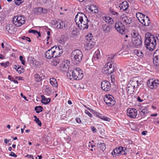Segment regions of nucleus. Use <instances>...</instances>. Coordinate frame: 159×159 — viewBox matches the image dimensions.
<instances>
[{
  "mask_svg": "<svg viewBox=\"0 0 159 159\" xmlns=\"http://www.w3.org/2000/svg\"><path fill=\"white\" fill-rule=\"evenodd\" d=\"M34 121L38 124V125L39 126H41L42 125V123L40 120H39V119L37 117V116H34Z\"/></svg>",
  "mask_w": 159,
  "mask_h": 159,
  "instance_id": "nucleus-39",
  "label": "nucleus"
},
{
  "mask_svg": "<svg viewBox=\"0 0 159 159\" xmlns=\"http://www.w3.org/2000/svg\"><path fill=\"white\" fill-rule=\"evenodd\" d=\"M83 57V54L80 50L76 49L72 51L71 56L72 62L77 65L81 61Z\"/></svg>",
  "mask_w": 159,
  "mask_h": 159,
  "instance_id": "nucleus-2",
  "label": "nucleus"
},
{
  "mask_svg": "<svg viewBox=\"0 0 159 159\" xmlns=\"http://www.w3.org/2000/svg\"><path fill=\"white\" fill-rule=\"evenodd\" d=\"M35 80L36 82H39L42 80V78L38 74H35L34 75Z\"/></svg>",
  "mask_w": 159,
  "mask_h": 159,
  "instance_id": "nucleus-33",
  "label": "nucleus"
},
{
  "mask_svg": "<svg viewBox=\"0 0 159 159\" xmlns=\"http://www.w3.org/2000/svg\"><path fill=\"white\" fill-rule=\"evenodd\" d=\"M103 19L107 23L110 25H113L114 23L113 20L109 16H105Z\"/></svg>",
  "mask_w": 159,
  "mask_h": 159,
  "instance_id": "nucleus-29",
  "label": "nucleus"
},
{
  "mask_svg": "<svg viewBox=\"0 0 159 159\" xmlns=\"http://www.w3.org/2000/svg\"><path fill=\"white\" fill-rule=\"evenodd\" d=\"M76 121L77 123L79 124H80L81 122V121L79 118H76Z\"/></svg>",
  "mask_w": 159,
  "mask_h": 159,
  "instance_id": "nucleus-59",
  "label": "nucleus"
},
{
  "mask_svg": "<svg viewBox=\"0 0 159 159\" xmlns=\"http://www.w3.org/2000/svg\"><path fill=\"white\" fill-rule=\"evenodd\" d=\"M112 28L111 25L107 24H103L102 26V30L105 33H107L111 32Z\"/></svg>",
  "mask_w": 159,
  "mask_h": 159,
  "instance_id": "nucleus-23",
  "label": "nucleus"
},
{
  "mask_svg": "<svg viewBox=\"0 0 159 159\" xmlns=\"http://www.w3.org/2000/svg\"><path fill=\"white\" fill-rule=\"evenodd\" d=\"M32 12L34 15H39L42 14L47 13V10L42 7H38L34 8L32 10Z\"/></svg>",
  "mask_w": 159,
  "mask_h": 159,
  "instance_id": "nucleus-12",
  "label": "nucleus"
},
{
  "mask_svg": "<svg viewBox=\"0 0 159 159\" xmlns=\"http://www.w3.org/2000/svg\"><path fill=\"white\" fill-rule=\"evenodd\" d=\"M19 58H20V60L21 61V63L23 65H25V61L23 59V57L22 56H20Z\"/></svg>",
  "mask_w": 159,
  "mask_h": 159,
  "instance_id": "nucleus-51",
  "label": "nucleus"
},
{
  "mask_svg": "<svg viewBox=\"0 0 159 159\" xmlns=\"http://www.w3.org/2000/svg\"><path fill=\"white\" fill-rule=\"evenodd\" d=\"M145 45L146 48L150 51L153 50L156 44V38L150 33L146 34L145 37Z\"/></svg>",
  "mask_w": 159,
  "mask_h": 159,
  "instance_id": "nucleus-1",
  "label": "nucleus"
},
{
  "mask_svg": "<svg viewBox=\"0 0 159 159\" xmlns=\"http://www.w3.org/2000/svg\"><path fill=\"white\" fill-rule=\"evenodd\" d=\"M135 87L132 86L129 83H128L127 86V93L129 94L133 93L134 92Z\"/></svg>",
  "mask_w": 159,
  "mask_h": 159,
  "instance_id": "nucleus-28",
  "label": "nucleus"
},
{
  "mask_svg": "<svg viewBox=\"0 0 159 159\" xmlns=\"http://www.w3.org/2000/svg\"><path fill=\"white\" fill-rule=\"evenodd\" d=\"M43 107L41 106H36L35 107L34 110L36 111V113H39L43 111Z\"/></svg>",
  "mask_w": 159,
  "mask_h": 159,
  "instance_id": "nucleus-34",
  "label": "nucleus"
},
{
  "mask_svg": "<svg viewBox=\"0 0 159 159\" xmlns=\"http://www.w3.org/2000/svg\"><path fill=\"white\" fill-rule=\"evenodd\" d=\"M116 30L120 33L124 34L125 32V27L124 25L121 21H119L116 23L115 25Z\"/></svg>",
  "mask_w": 159,
  "mask_h": 159,
  "instance_id": "nucleus-10",
  "label": "nucleus"
},
{
  "mask_svg": "<svg viewBox=\"0 0 159 159\" xmlns=\"http://www.w3.org/2000/svg\"><path fill=\"white\" fill-rule=\"evenodd\" d=\"M153 62L154 66L159 68V50H156L153 54Z\"/></svg>",
  "mask_w": 159,
  "mask_h": 159,
  "instance_id": "nucleus-14",
  "label": "nucleus"
},
{
  "mask_svg": "<svg viewBox=\"0 0 159 159\" xmlns=\"http://www.w3.org/2000/svg\"><path fill=\"white\" fill-rule=\"evenodd\" d=\"M59 21H57L56 20H53L51 21V24L54 27L57 28L58 27V23Z\"/></svg>",
  "mask_w": 159,
  "mask_h": 159,
  "instance_id": "nucleus-38",
  "label": "nucleus"
},
{
  "mask_svg": "<svg viewBox=\"0 0 159 159\" xmlns=\"http://www.w3.org/2000/svg\"><path fill=\"white\" fill-rule=\"evenodd\" d=\"M12 22L16 26L20 27L25 23V17L21 15L16 16L13 17Z\"/></svg>",
  "mask_w": 159,
  "mask_h": 159,
  "instance_id": "nucleus-4",
  "label": "nucleus"
},
{
  "mask_svg": "<svg viewBox=\"0 0 159 159\" xmlns=\"http://www.w3.org/2000/svg\"><path fill=\"white\" fill-rule=\"evenodd\" d=\"M6 29L8 32L11 34H14L16 31V28L11 24L7 25L6 26Z\"/></svg>",
  "mask_w": 159,
  "mask_h": 159,
  "instance_id": "nucleus-22",
  "label": "nucleus"
},
{
  "mask_svg": "<svg viewBox=\"0 0 159 159\" xmlns=\"http://www.w3.org/2000/svg\"><path fill=\"white\" fill-rule=\"evenodd\" d=\"M10 156L14 157H16L17 156L15 153L13 152H11V154L9 155Z\"/></svg>",
  "mask_w": 159,
  "mask_h": 159,
  "instance_id": "nucleus-58",
  "label": "nucleus"
},
{
  "mask_svg": "<svg viewBox=\"0 0 159 159\" xmlns=\"http://www.w3.org/2000/svg\"><path fill=\"white\" fill-rule=\"evenodd\" d=\"M55 48V51L56 52V53H58V51L62 49V47L61 46H59L58 47L53 46Z\"/></svg>",
  "mask_w": 159,
  "mask_h": 159,
  "instance_id": "nucleus-44",
  "label": "nucleus"
},
{
  "mask_svg": "<svg viewBox=\"0 0 159 159\" xmlns=\"http://www.w3.org/2000/svg\"><path fill=\"white\" fill-rule=\"evenodd\" d=\"M22 39L24 40H25L29 42H31V40L28 37L24 36L23 37Z\"/></svg>",
  "mask_w": 159,
  "mask_h": 159,
  "instance_id": "nucleus-52",
  "label": "nucleus"
},
{
  "mask_svg": "<svg viewBox=\"0 0 159 159\" xmlns=\"http://www.w3.org/2000/svg\"><path fill=\"white\" fill-rule=\"evenodd\" d=\"M141 15V13L139 12H138V13H136V16L137 17L138 19L139 20V19L140 18V16Z\"/></svg>",
  "mask_w": 159,
  "mask_h": 159,
  "instance_id": "nucleus-56",
  "label": "nucleus"
},
{
  "mask_svg": "<svg viewBox=\"0 0 159 159\" xmlns=\"http://www.w3.org/2000/svg\"><path fill=\"white\" fill-rule=\"evenodd\" d=\"M59 62V60H56V59L53 60L52 62V65L56 66H57Z\"/></svg>",
  "mask_w": 159,
  "mask_h": 159,
  "instance_id": "nucleus-46",
  "label": "nucleus"
},
{
  "mask_svg": "<svg viewBox=\"0 0 159 159\" xmlns=\"http://www.w3.org/2000/svg\"><path fill=\"white\" fill-rule=\"evenodd\" d=\"M72 74V77L75 80H79L81 79L83 77V71L79 68H74Z\"/></svg>",
  "mask_w": 159,
  "mask_h": 159,
  "instance_id": "nucleus-6",
  "label": "nucleus"
},
{
  "mask_svg": "<svg viewBox=\"0 0 159 159\" xmlns=\"http://www.w3.org/2000/svg\"><path fill=\"white\" fill-rule=\"evenodd\" d=\"M84 107L85 108H86L88 110H89L91 112H92L93 111H94V110L93 109H92L89 107H87L86 106H84Z\"/></svg>",
  "mask_w": 159,
  "mask_h": 159,
  "instance_id": "nucleus-60",
  "label": "nucleus"
},
{
  "mask_svg": "<svg viewBox=\"0 0 159 159\" xmlns=\"http://www.w3.org/2000/svg\"><path fill=\"white\" fill-rule=\"evenodd\" d=\"M110 12L111 14L113 15H116V16H118L119 15V13L114 10L112 9H111L110 10Z\"/></svg>",
  "mask_w": 159,
  "mask_h": 159,
  "instance_id": "nucleus-47",
  "label": "nucleus"
},
{
  "mask_svg": "<svg viewBox=\"0 0 159 159\" xmlns=\"http://www.w3.org/2000/svg\"><path fill=\"white\" fill-rule=\"evenodd\" d=\"M14 1L15 4L19 6L24 2V0H15Z\"/></svg>",
  "mask_w": 159,
  "mask_h": 159,
  "instance_id": "nucleus-42",
  "label": "nucleus"
},
{
  "mask_svg": "<svg viewBox=\"0 0 159 159\" xmlns=\"http://www.w3.org/2000/svg\"><path fill=\"white\" fill-rule=\"evenodd\" d=\"M137 111L135 108H129L128 109L127 115L131 118H134L137 115Z\"/></svg>",
  "mask_w": 159,
  "mask_h": 159,
  "instance_id": "nucleus-18",
  "label": "nucleus"
},
{
  "mask_svg": "<svg viewBox=\"0 0 159 159\" xmlns=\"http://www.w3.org/2000/svg\"><path fill=\"white\" fill-rule=\"evenodd\" d=\"M111 87V84L108 81L104 80L101 82V88L103 90L108 91L110 90Z\"/></svg>",
  "mask_w": 159,
  "mask_h": 159,
  "instance_id": "nucleus-16",
  "label": "nucleus"
},
{
  "mask_svg": "<svg viewBox=\"0 0 159 159\" xmlns=\"http://www.w3.org/2000/svg\"><path fill=\"white\" fill-rule=\"evenodd\" d=\"M104 100L106 104L110 106H112L115 104V98L111 95H106L104 98Z\"/></svg>",
  "mask_w": 159,
  "mask_h": 159,
  "instance_id": "nucleus-8",
  "label": "nucleus"
},
{
  "mask_svg": "<svg viewBox=\"0 0 159 159\" xmlns=\"http://www.w3.org/2000/svg\"><path fill=\"white\" fill-rule=\"evenodd\" d=\"M18 67L16 69V71H17L19 74H20L23 73L24 71V69L23 68H21V66L18 65Z\"/></svg>",
  "mask_w": 159,
  "mask_h": 159,
  "instance_id": "nucleus-41",
  "label": "nucleus"
},
{
  "mask_svg": "<svg viewBox=\"0 0 159 159\" xmlns=\"http://www.w3.org/2000/svg\"><path fill=\"white\" fill-rule=\"evenodd\" d=\"M97 7L94 4L90 6H89L88 9L92 12H93L94 10H97Z\"/></svg>",
  "mask_w": 159,
  "mask_h": 159,
  "instance_id": "nucleus-40",
  "label": "nucleus"
},
{
  "mask_svg": "<svg viewBox=\"0 0 159 159\" xmlns=\"http://www.w3.org/2000/svg\"><path fill=\"white\" fill-rule=\"evenodd\" d=\"M148 112L147 108L145 107L141 111L139 114V116H140L141 118L144 117L145 116L148 114Z\"/></svg>",
  "mask_w": 159,
  "mask_h": 159,
  "instance_id": "nucleus-27",
  "label": "nucleus"
},
{
  "mask_svg": "<svg viewBox=\"0 0 159 159\" xmlns=\"http://www.w3.org/2000/svg\"><path fill=\"white\" fill-rule=\"evenodd\" d=\"M45 91L48 94H49L51 93L52 92L51 88L48 87H46L45 89Z\"/></svg>",
  "mask_w": 159,
  "mask_h": 159,
  "instance_id": "nucleus-50",
  "label": "nucleus"
},
{
  "mask_svg": "<svg viewBox=\"0 0 159 159\" xmlns=\"http://www.w3.org/2000/svg\"><path fill=\"white\" fill-rule=\"evenodd\" d=\"M116 69L111 62H107L102 70V72L104 74H111L114 72Z\"/></svg>",
  "mask_w": 159,
  "mask_h": 159,
  "instance_id": "nucleus-5",
  "label": "nucleus"
},
{
  "mask_svg": "<svg viewBox=\"0 0 159 159\" xmlns=\"http://www.w3.org/2000/svg\"><path fill=\"white\" fill-rule=\"evenodd\" d=\"M56 52L55 51V48L52 47L51 48L47 51L45 53V57L48 59H51L55 56V54ZM55 58V57H54Z\"/></svg>",
  "mask_w": 159,
  "mask_h": 159,
  "instance_id": "nucleus-13",
  "label": "nucleus"
},
{
  "mask_svg": "<svg viewBox=\"0 0 159 159\" xmlns=\"http://www.w3.org/2000/svg\"><path fill=\"white\" fill-rule=\"evenodd\" d=\"M122 22L125 24L126 25H129L132 22L131 19L129 16H126L125 14H123L120 16Z\"/></svg>",
  "mask_w": 159,
  "mask_h": 159,
  "instance_id": "nucleus-20",
  "label": "nucleus"
},
{
  "mask_svg": "<svg viewBox=\"0 0 159 159\" xmlns=\"http://www.w3.org/2000/svg\"><path fill=\"white\" fill-rule=\"evenodd\" d=\"M97 147L98 149L100 150H102V152L106 149V147L105 143L99 142L97 144Z\"/></svg>",
  "mask_w": 159,
  "mask_h": 159,
  "instance_id": "nucleus-31",
  "label": "nucleus"
},
{
  "mask_svg": "<svg viewBox=\"0 0 159 159\" xmlns=\"http://www.w3.org/2000/svg\"><path fill=\"white\" fill-rule=\"evenodd\" d=\"M25 157L30 158H32V159H34L33 156L31 155H27L25 156Z\"/></svg>",
  "mask_w": 159,
  "mask_h": 159,
  "instance_id": "nucleus-57",
  "label": "nucleus"
},
{
  "mask_svg": "<svg viewBox=\"0 0 159 159\" xmlns=\"http://www.w3.org/2000/svg\"><path fill=\"white\" fill-rule=\"evenodd\" d=\"M9 62L7 61L5 63H0V65H1L2 66L4 67L5 68H6L9 65Z\"/></svg>",
  "mask_w": 159,
  "mask_h": 159,
  "instance_id": "nucleus-45",
  "label": "nucleus"
},
{
  "mask_svg": "<svg viewBox=\"0 0 159 159\" xmlns=\"http://www.w3.org/2000/svg\"><path fill=\"white\" fill-rule=\"evenodd\" d=\"M70 64L69 61L64 60L60 65V69L64 72L67 71L69 70Z\"/></svg>",
  "mask_w": 159,
  "mask_h": 159,
  "instance_id": "nucleus-15",
  "label": "nucleus"
},
{
  "mask_svg": "<svg viewBox=\"0 0 159 159\" xmlns=\"http://www.w3.org/2000/svg\"><path fill=\"white\" fill-rule=\"evenodd\" d=\"M92 113L94 114V115L98 116V115H99V114L96 112H95L94 111H93Z\"/></svg>",
  "mask_w": 159,
  "mask_h": 159,
  "instance_id": "nucleus-64",
  "label": "nucleus"
},
{
  "mask_svg": "<svg viewBox=\"0 0 159 159\" xmlns=\"http://www.w3.org/2000/svg\"><path fill=\"white\" fill-rule=\"evenodd\" d=\"M63 51L62 50H61L58 51V53H56L55 54V58L57 57H59L61 54L62 53Z\"/></svg>",
  "mask_w": 159,
  "mask_h": 159,
  "instance_id": "nucleus-48",
  "label": "nucleus"
},
{
  "mask_svg": "<svg viewBox=\"0 0 159 159\" xmlns=\"http://www.w3.org/2000/svg\"><path fill=\"white\" fill-rule=\"evenodd\" d=\"M115 56V55L113 54L108 55L107 57V60L109 61H111Z\"/></svg>",
  "mask_w": 159,
  "mask_h": 159,
  "instance_id": "nucleus-43",
  "label": "nucleus"
},
{
  "mask_svg": "<svg viewBox=\"0 0 159 159\" xmlns=\"http://www.w3.org/2000/svg\"><path fill=\"white\" fill-rule=\"evenodd\" d=\"M42 98L41 102L42 103L44 104H47L50 102L51 99L50 98H46L43 95L41 96Z\"/></svg>",
  "mask_w": 159,
  "mask_h": 159,
  "instance_id": "nucleus-32",
  "label": "nucleus"
},
{
  "mask_svg": "<svg viewBox=\"0 0 159 159\" xmlns=\"http://www.w3.org/2000/svg\"><path fill=\"white\" fill-rule=\"evenodd\" d=\"M101 58V56L99 51L98 50L96 51L93 55L92 58V61L94 62L95 61H97L99 59H100Z\"/></svg>",
  "mask_w": 159,
  "mask_h": 159,
  "instance_id": "nucleus-25",
  "label": "nucleus"
},
{
  "mask_svg": "<svg viewBox=\"0 0 159 159\" xmlns=\"http://www.w3.org/2000/svg\"><path fill=\"white\" fill-rule=\"evenodd\" d=\"M86 39V41L84 44L85 46L87 49L92 48L95 44V43L93 41L94 39H93L92 34L91 33L88 34Z\"/></svg>",
  "mask_w": 159,
  "mask_h": 159,
  "instance_id": "nucleus-7",
  "label": "nucleus"
},
{
  "mask_svg": "<svg viewBox=\"0 0 159 159\" xmlns=\"http://www.w3.org/2000/svg\"><path fill=\"white\" fill-rule=\"evenodd\" d=\"M28 33H33L35 35L38 34L39 37L41 36V34L40 33L36 30H30L28 31Z\"/></svg>",
  "mask_w": 159,
  "mask_h": 159,
  "instance_id": "nucleus-35",
  "label": "nucleus"
},
{
  "mask_svg": "<svg viewBox=\"0 0 159 159\" xmlns=\"http://www.w3.org/2000/svg\"><path fill=\"white\" fill-rule=\"evenodd\" d=\"M72 34L74 36H76L78 34V32L77 31V30L75 29L73 30L72 31Z\"/></svg>",
  "mask_w": 159,
  "mask_h": 159,
  "instance_id": "nucleus-49",
  "label": "nucleus"
},
{
  "mask_svg": "<svg viewBox=\"0 0 159 159\" xmlns=\"http://www.w3.org/2000/svg\"><path fill=\"white\" fill-rule=\"evenodd\" d=\"M138 79V77H136L134 78L129 83L135 88L136 87H137L140 84Z\"/></svg>",
  "mask_w": 159,
  "mask_h": 159,
  "instance_id": "nucleus-24",
  "label": "nucleus"
},
{
  "mask_svg": "<svg viewBox=\"0 0 159 159\" xmlns=\"http://www.w3.org/2000/svg\"><path fill=\"white\" fill-rule=\"evenodd\" d=\"M137 100L138 101L140 102H142L143 101V100L139 96L137 98Z\"/></svg>",
  "mask_w": 159,
  "mask_h": 159,
  "instance_id": "nucleus-62",
  "label": "nucleus"
},
{
  "mask_svg": "<svg viewBox=\"0 0 159 159\" xmlns=\"http://www.w3.org/2000/svg\"><path fill=\"white\" fill-rule=\"evenodd\" d=\"M88 22L87 18L85 16L84 17L83 20L82 21V23H80V25L79 26V27L81 30L87 29L89 27V25H88Z\"/></svg>",
  "mask_w": 159,
  "mask_h": 159,
  "instance_id": "nucleus-19",
  "label": "nucleus"
},
{
  "mask_svg": "<svg viewBox=\"0 0 159 159\" xmlns=\"http://www.w3.org/2000/svg\"><path fill=\"white\" fill-rule=\"evenodd\" d=\"M85 112L86 114H87L90 117H92V115L88 110H85Z\"/></svg>",
  "mask_w": 159,
  "mask_h": 159,
  "instance_id": "nucleus-53",
  "label": "nucleus"
},
{
  "mask_svg": "<svg viewBox=\"0 0 159 159\" xmlns=\"http://www.w3.org/2000/svg\"><path fill=\"white\" fill-rule=\"evenodd\" d=\"M131 35L132 39L133 38H135L136 37H137L139 36H140V35L137 32L135 31H133L131 32Z\"/></svg>",
  "mask_w": 159,
  "mask_h": 159,
  "instance_id": "nucleus-36",
  "label": "nucleus"
},
{
  "mask_svg": "<svg viewBox=\"0 0 159 159\" xmlns=\"http://www.w3.org/2000/svg\"><path fill=\"white\" fill-rule=\"evenodd\" d=\"M127 152V149L125 147L121 146L116 148L111 152V154L113 157H117L120 155H125Z\"/></svg>",
  "mask_w": 159,
  "mask_h": 159,
  "instance_id": "nucleus-3",
  "label": "nucleus"
},
{
  "mask_svg": "<svg viewBox=\"0 0 159 159\" xmlns=\"http://www.w3.org/2000/svg\"><path fill=\"white\" fill-rule=\"evenodd\" d=\"M20 95L21 96L23 97L25 100H27V98L26 97V96H25L24 95H23V94L22 93H20Z\"/></svg>",
  "mask_w": 159,
  "mask_h": 159,
  "instance_id": "nucleus-63",
  "label": "nucleus"
},
{
  "mask_svg": "<svg viewBox=\"0 0 159 159\" xmlns=\"http://www.w3.org/2000/svg\"><path fill=\"white\" fill-rule=\"evenodd\" d=\"M50 82L53 87L57 88L58 84L56 79L54 78H52L50 79Z\"/></svg>",
  "mask_w": 159,
  "mask_h": 159,
  "instance_id": "nucleus-30",
  "label": "nucleus"
},
{
  "mask_svg": "<svg viewBox=\"0 0 159 159\" xmlns=\"http://www.w3.org/2000/svg\"><path fill=\"white\" fill-rule=\"evenodd\" d=\"M147 84L150 89H155L159 86V80L150 79L148 81Z\"/></svg>",
  "mask_w": 159,
  "mask_h": 159,
  "instance_id": "nucleus-11",
  "label": "nucleus"
},
{
  "mask_svg": "<svg viewBox=\"0 0 159 159\" xmlns=\"http://www.w3.org/2000/svg\"><path fill=\"white\" fill-rule=\"evenodd\" d=\"M132 41L134 45L136 46H140L142 44V41L141 36H139L135 38H133Z\"/></svg>",
  "mask_w": 159,
  "mask_h": 159,
  "instance_id": "nucleus-21",
  "label": "nucleus"
},
{
  "mask_svg": "<svg viewBox=\"0 0 159 159\" xmlns=\"http://www.w3.org/2000/svg\"><path fill=\"white\" fill-rule=\"evenodd\" d=\"M119 7L121 10L125 11L129 7V4L127 1H125L119 4Z\"/></svg>",
  "mask_w": 159,
  "mask_h": 159,
  "instance_id": "nucleus-26",
  "label": "nucleus"
},
{
  "mask_svg": "<svg viewBox=\"0 0 159 159\" xmlns=\"http://www.w3.org/2000/svg\"><path fill=\"white\" fill-rule=\"evenodd\" d=\"M8 79L9 80L11 81H12L14 79L11 75H9L8 76Z\"/></svg>",
  "mask_w": 159,
  "mask_h": 159,
  "instance_id": "nucleus-61",
  "label": "nucleus"
},
{
  "mask_svg": "<svg viewBox=\"0 0 159 159\" xmlns=\"http://www.w3.org/2000/svg\"><path fill=\"white\" fill-rule=\"evenodd\" d=\"M139 21L145 26H148L150 23L149 18L148 16L141 13L140 18L139 19Z\"/></svg>",
  "mask_w": 159,
  "mask_h": 159,
  "instance_id": "nucleus-9",
  "label": "nucleus"
},
{
  "mask_svg": "<svg viewBox=\"0 0 159 159\" xmlns=\"http://www.w3.org/2000/svg\"><path fill=\"white\" fill-rule=\"evenodd\" d=\"M85 16L83 13H79L75 16V20L78 27L80 25V23H82Z\"/></svg>",
  "mask_w": 159,
  "mask_h": 159,
  "instance_id": "nucleus-17",
  "label": "nucleus"
},
{
  "mask_svg": "<svg viewBox=\"0 0 159 159\" xmlns=\"http://www.w3.org/2000/svg\"><path fill=\"white\" fill-rule=\"evenodd\" d=\"M66 27V25L65 23L61 21H59L58 23V27L57 28L62 29Z\"/></svg>",
  "mask_w": 159,
  "mask_h": 159,
  "instance_id": "nucleus-37",
  "label": "nucleus"
},
{
  "mask_svg": "<svg viewBox=\"0 0 159 159\" xmlns=\"http://www.w3.org/2000/svg\"><path fill=\"white\" fill-rule=\"evenodd\" d=\"M91 130L93 133H96L97 132L96 129L93 126H92L91 127Z\"/></svg>",
  "mask_w": 159,
  "mask_h": 159,
  "instance_id": "nucleus-55",
  "label": "nucleus"
},
{
  "mask_svg": "<svg viewBox=\"0 0 159 159\" xmlns=\"http://www.w3.org/2000/svg\"><path fill=\"white\" fill-rule=\"evenodd\" d=\"M110 119L108 117H107L106 116H104L102 117V120H106L107 121H109L110 120Z\"/></svg>",
  "mask_w": 159,
  "mask_h": 159,
  "instance_id": "nucleus-54",
  "label": "nucleus"
}]
</instances>
